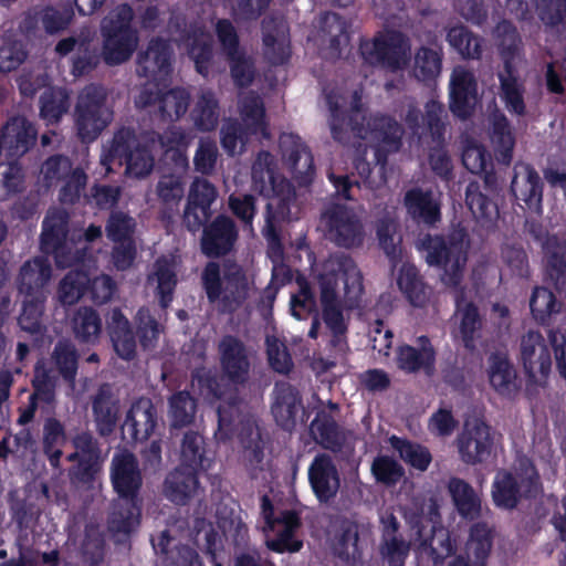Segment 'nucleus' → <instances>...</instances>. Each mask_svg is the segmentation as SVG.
Wrapping results in <instances>:
<instances>
[{
  "label": "nucleus",
  "mask_w": 566,
  "mask_h": 566,
  "mask_svg": "<svg viewBox=\"0 0 566 566\" xmlns=\"http://www.w3.org/2000/svg\"><path fill=\"white\" fill-rule=\"evenodd\" d=\"M195 126L201 132L213 130L219 123V102L211 91L202 92L191 112Z\"/></svg>",
  "instance_id": "obj_57"
},
{
  "label": "nucleus",
  "mask_w": 566,
  "mask_h": 566,
  "mask_svg": "<svg viewBox=\"0 0 566 566\" xmlns=\"http://www.w3.org/2000/svg\"><path fill=\"white\" fill-rule=\"evenodd\" d=\"M71 106L70 93L65 87L49 86L40 95V117L46 125H56L69 112Z\"/></svg>",
  "instance_id": "obj_44"
},
{
  "label": "nucleus",
  "mask_w": 566,
  "mask_h": 566,
  "mask_svg": "<svg viewBox=\"0 0 566 566\" xmlns=\"http://www.w3.org/2000/svg\"><path fill=\"white\" fill-rule=\"evenodd\" d=\"M106 329L116 354L125 360L134 359L137 348L136 335L119 307H114L108 312Z\"/></svg>",
  "instance_id": "obj_35"
},
{
  "label": "nucleus",
  "mask_w": 566,
  "mask_h": 566,
  "mask_svg": "<svg viewBox=\"0 0 566 566\" xmlns=\"http://www.w3.org/2000/svg\"><path fill=\"white\" fill-rule=\"evenodd\" d=\"M562 307L563 303L548 287H534L530 298V310L538 324L549 326L553 318L560 313Z\"/></svg>",
  "instance_id": "obj_51"
},
{
  "label": "nucleus",
  "mask_w": 566,
  "mask_h": 566,
  "mask_svg": "<svg viewBox=\"0 0 566 566\" xmlns=\"http://www.w3.org/2000/svg\"><path fill=\"white\" fill-rule=\"evenodd\" d=\"M92 413L99 437L107 438L114 433L119 419V399L108 384L101 385L93 396Z\"/></svg>",
  "instance_id": "obj_33"
},
{
  "label": "nucleus",
  "mask_w": 566,
  "mask_h": 566,
  "mask_svg": "<svg viewBox=\"0 0 566 566\" xmlns=\"http://www.w3.org/2000/svg\"><path fill=\"white\" fill-rule=\"evenodd\" d=\"M542 252L546 281L558 292L566 291V240L548 234L542 243Z\"/></svg>",
  "instance_id": "obj_34"
},
{
  "label": "nucleus",
  "mask_w": 566,
  "mask_h": 566,
  "mask_svg": "<svg viewBox=\"0 0 566 566\" xmlns=\"http://www.w3.org/2000/svg\"><path fill=\"white\" fill-rule=\"evenodd\" d=\"M52 369L67 384L74 385L78 370L80 354L75 345L66 338L59 339L51 353Z\"/></svg>",
  "instance_id": "obj_43"
},
{
  "label": "nucleus",
  "mask_w": 566,
  "mask_h": 566,
  "mask_svg": "<svg viewBox=\"0 0 566 566\" xmlns=\"http://www.w3.org/2000/svg\"><path fill=\"white\" fill-rule=\"evenodd\" d=\"M70 216L63 209H51L42 221L40 249L44 254L53 255L60 269L73 265L75 256L66 244Z\"/></svg>",
  "instance_id": "obj_14"
},
{
  "label": "nucleus",
  "mask_w": 566,
  "mask_h": 566,
  "mask_svg": "<svg viewBox=\"0 0 566 566\" xmlns=\"http://www.w3.org/2000/svg\"><path fill=\"white\" fill-rule=\"evenodd\" d=\"M311 488L321 503L333 500L340 485L339 474L331 455L317 454L308 468Z\"/></svg>",
  "instance_id": "obj_31"
},
{
  "label": "nucleus",
  "mask_w": 566,
  "mask_h": 566,
  "mask_svg": "<svg viewBox=\"0 0 566 566\" xmlns=\"http://www.w3.org/2000/svg\"><path fill=\"white\" fill-rule=\"evenodd\" d=\"M218 197L216 186L205 178H195L190 185L182 224L189 232H197L212 216L211 206Z\"/></svg>",
  "instance_id": "obj_18"
},
{
  "label": "nucleus",
  "mask_w": 566,
  "mask_h": 566,
  "mask_svg": "<svg viewBox=\"0 0 566 566\" xmlns=\"http://www.w3.org/2000/svg\"><path fill=\"white\" fill-rule=\"evenodd\" d=\"M364 61L390 72H398L409 65L411 45L407 35L397 30L378 33L371 41L360 44Z\"/></svg>",
  "instance_id": "obj_10"
},
{
  "label": "nucleus",
  "mask_w": 566,
  "mask_h": 566,
  "mask_svg": "<svg viewBox=\"0 0 566 566\" xmlns=\"http://www.w3.org/2000/svg\"><path fill=\"white\" fill-rule=\"evenodd\" d=\"M418 347L402 344L396 349L398 369L407 374L423 371L431 376L436 369L437 352L430 338L421 335L417 338Z\"/></svg>",
  "instance_id": "obj_30"
},
{
  "label": "nucleus",
  "mask_w": 566,
  "mask_h": 566,
  "mask_svg": "<svg viewBox=\"0 0 566 566\" xmlns=\"http://www.w3.org/2000/svg\"><path fill=\"white\" fill-rule=\"evenodd\" d=\"M111 482L117 500L109 515V528L116 533L129 534L139 524L142 515L143 475L133 453L115 454L111 463Z\"/></svg>",
  "instance_id": "obj_3"
},
{
  "label": "nucleus",
  "mask_w": 566,
  "mask_h": 566,
  "mask_svg": "<svg viewBox=\"0 0 566 566\" xmlns=\"http://www.w3.org/2000/svg\"><path fill=\"white\" fill-rule=\"evenodd\" d=\"M106 329L116 354L125 360L134 359L137 348L136 335L119 307H114L108 312Z\"/></svg>",
  "instance_id": "obj_36"
},
{
  "label": "nucleus",
  "mask_w": 566,
  "mask_h": 566,
  "mask_svg": "<svg viewBox=\"0 0 566 566\" xmlns=\"http://www.w3.org/2000/svg\"><path fill=\"white\" fill-rule=\"evenodd\" d=\"M0 136L4 144L6 156L12 165L35 146L38 129L24 116H12L1 127Z\"/></svg>",
  "instance_id": "obj_22"
},
{
  "label": "nucleus",
  "mask_w": 566,
  "mask_h": 566,
  "mask_svg": "<svg viewBox=\"0 0 566 566\" xmlns=\"http://www.w3.org/2000/svg\"><path fill=\"white\" fill-rule=\"evenodd\" d=\"M197 399L187 390L172 394L168 400V416L174 429H181L195 421Z\"/></svg>",
  "instance_id": "obj_54"
},
{
  "label": "nucleus",
  "mask_w": 566,
  "mask_h": 566,
  "mask_svg": "<svg viewBox=\"0 0 566 566\" xmlns=\"http://www.w3.org/2000/svg\"><path fill=\"white\" fill-rule=\"evenodd\" d=\"M493 436L491 427L481 419L467 421L457 438L460 459L465 464L483 463L492 453Z\"/></svg>",
  "instance_id": "obj_15"
},
{
  "label": "nucleus",
  "mask_w": 566,
  "mask_h": 566,
  "mask_svg": "<svg viewBox=\"0 0 566 566\" xmlns=\"http://www.w3.org/2000/svg\"><path fill=\"white\" fill-rule=\"evenodd\" d=\"M172 50L170 44L160 36L153 38L145 51L137 55L136 73L155 82L171 72Z\"/></svg>",
  "instance_id": "obj_28"
},
{
  "label": "nucleus",
  "mask_w": 566,
  "mask_h": 566,
  "mask_svg": "<svg viewBox=\"0 0 566 566\" xmlns=\"http://www.w3.org/2000/svg\"><path fill=\"white\" fill-rule=\"evenodd\" d=\"M116 161L120 166L125 165L126 174L135 178L148 176L155 165L150 148L140 144L130 127H122L115 132L107 154L102 157V164L107 171Z\"/></svg>",
  "instance_id": "obj_9"
},
{
  "label": "nucleus",
  "mask_w": 566,
  "mask_h": 566,
  "mask_svg": "<svg viewBox=\"0 0 566 566\" xmlns=\"http://www.w3.org/2000/svg\"><path fill=\"white\" fill-rule=\"evenodd\" d=\"M280 149L282 159L296 184L300 187L310 186L316 172L314 157L310 147L300 136L289 133L281 135Z\"/></svg>",
  "instance_id": "obj_17"
},
{
  "label": "nucleus",
  "mask_w": 566,
  "mask_h": 566,
  "mask_svg": "<svg viewBox=\"0 0 566 566\" xmlns=\"http://www.w3.org/2000/svg\"><path fill=\"white\" fill-rule=\"evenodd\" d=\"M199 473L193 470L177 467L165 479L164 494L176 505H186L199 490Z\"/></svg>",
  "instance_id": "obj_37"
},
{
  "label": "nucleus",
  "mask_w": 566,
  "mask_h": 566,
  "mask_svg": "<svg viewBox=\"0 0 566 566\" xmlns=\"http://www.w3.org/2000/svg\"><path fill=\"white\" fill-rule=\"evenodd\" d=\"M201 228L200 249L207 258L219 259L234 250L239 229L231 217L218 214L212 221L205 222Z\"/></svg>",
  "instance_id": "obj_16"
},
{
  "label": "nucleus",
  "mask_w": 566,
  "mask_h": 566,
  "mask_svg": "<svg viewBox=\"0 0 566 566\" xmlns=\"http://www.w3.org/2000/svg\"><path fill=\"white\" fill-rule=\"evenodd\" d=\"M551 344L539 332L530 331L521 339V359L530 379H546L552 369Z\"/></svg>",
  "instance_id": "obj_27"
},
{
  "label": "nucleus",
  "mask_w": 566,
  "mask_h": 566,
  "mask_svg": "<svg viewBox=\"0 0 566 566\" xmlns=\"http://www.w3.org/2000/svg\"><path fill=\"white\" fill-rule=\"evenodd\" d=\"M538 476H527L518 481L510 471L501 470L496 473L492 483V500L496 507L514 510L523 497L528 499L532 486L537 484Z\"/></svg>",
  "instance_id": "obj_25"
},
{
  "label": "nucleus",
  "mask_w": 566,
  "mask_h": 566,
  "mask_svg": "<svg viewBox=\"0 0 566 566\" xmlns=\"http://www.w3.org/2000/svg\"><path fill=\"white\" fill-rule=\"evenodd\" d=\"M411 526L415 530V542L418 548L424 552L430 549L433 560H442L455 553V541L448 531L439 530L433 535L424 534L426 525L421 516L413 518Z\"/></svg>",
  "instance_id": "obj_39"
},
{
  "label": "nucleus",
  "mask_w": 566,
  "mask_h": 566,
  "mask_svg": "<svg viewBox=\"0 0 566 566\" xmlns=\"http://www.w3.org/2000/svg\"><path fill=\"white\" fill-rule=\"evenodd\" d=\"M45 300L46 297H25L18 317L20 328L34 336L36 340L42 339L46 332V326L42 322Z\"/></svg>",
  "instance_id": "obj_56"
},
{
  "label": "nucleus",
  "mask_w": 566,
  "mask_h": 566,
  "mask_svg": "<svg viewBox=\"0 0 566 566\" xmlns=\"http://www.w3.org/2000/svg\"><path fill=\"white\" fill-rule=\"evenodd\" d=\"M59 377L52 368H49L43 361L34 365L33 378L31 380L32 394L29 396L28 405L20 409L18 424L25 426L30 423L35 416L39 405L53 407L56 401V387Z\"/></svg>",
  "instance_id": "obj_20"
},
{
  "label": "nucleus",
  "mask_w": 566,
  "mask_h": 566,
  "mask_svg": "<svg viewBox=\"0 0 566 566\" xmlns=\"http://www.w3.org/2000/svg\"><path fill=\"white\" fill-rule=\"evenodd\" d=\"M469 244L468 231L460 224L452 227L447 235L427 233L420 240L427 263L441 269L442 282L451 287H457L462 281Z\"/></svg>",
  "instance_id": "obj_4"
},
{
  "label": "nucleus",
  "mask_w": 566,
  "mask_h": 566,
  "mask_svg": "<svg viewBox=\"0 0 566 566\" xmlns=\"http://www.w3.org/2000/svg\"><path fill=\"white\" fill-rule=\"evenodd\" d=\"M190 102V92L185 87L166 90L157 82H148L142 86L135 104L140 109L153 108L163 122L175 123L188 112Z\"/></svg>",
  "instance_id": "obj_11"
},
{
  "label": "nucleus",
  "mask_w": 566,
  "mask_h": 566,
  "mask_svg": "<svg viewBox=\"0 0 566 566\" xmlns=\"http://www.w3.org/2000/svg\"><path fill=\"white\" fill-rule=\"evenodd\" d=\"M327 239L337 247L350 249L358 247L364 240V227L353 208L332 203L322 213Z\"/></svg>",
  "instance_id": "obj_13"
},
{
  "label": "nucleus",
  "mask_w": 566,
  "mask_h": 566,
  "mask_svg": "<svg viewBox=\"0 0 566 566\" xmlns=\"http://www.w3.org/2000/svg\"><path fill=\"white\" fill-rule=\"evenodd\" d=\"M335 555L343 562L360 559L363 549L359 545V524L356 521L344 518L338 526V534L334 544Z\"/></svg>",
  "instance_id": "obj_48"
},
{
  "label": "nucleus",
  "mask_w": 566,
  "mask_h": 566,
  "mask_svg": "<svg viewBox=\"0 0 566 566\" xmlns=\"http://www.w3.org/2000/svg\"><path fill=\"white\" fill-rule=\"evenodd\" d=\"M391 447L398 452L401 460L412 468L426 471L432 460L429 450L419 443L405 438L392 436L389 439Z\"/></svg>",
  "instance_id": "obj_61"
},
{
  "label": "nucleus",
  "mask_w": 566,
  "mask_h": 566,
  "mask_svg": "<svg viewBox=\"0 0 566 566\" xmlns=\"http://www.w3.org/2000/svg\"><path fill=\"white\" fill-rule=\"evenodd\" d=\"M493 530L485 522H476L470 528L467 555L473 556L475 566H486L493 546Z\"/></svg>",
  "instance_id": "obj_55"
},
{
  "label": "nucleus",
  "mask_w": 566,
  "mask_h": 566,
  "mask_svg": "<svg viewBox=\"0 0 566 566\" xmlns=\"http://www.w3.org/2000/svg\"><path fill=\"white\" fill-rule=\"evenodd\" d=\"M134 10L128 3L117 6L104 20L103 60L107 65H119L130 59L138 44V32L133 27Z\"/></svg>",
  "instance_id": "obj_7"
},
{
  "label": "nucleus",
  "mask_w": 566,
  "mask_h": 566,
  "mask_svg": "<svg viewBox=\"0 0 566 566\" xmlns=\"http://www.w3.org/2000/svg\"><path fill=\"white\" fill-rule=\"evenodd\" d=\"M52 277V266L48 258L34 256L27 260L20 268L15 285L25 297H46L45 287Z\"/></svg>",
  "instance_id": "obj_32"
},
{
  "label": "nucleus",
  "mask_w": 566,
  "mask_h": 566,
  "mask_svg": "<svg viewBox=\"0 0 566 566\" xmlns=\"http://www.w3.org/2000/svg\"><path fill=\"white\" fill-rule=\"evenodd\" d=\"M201 285L210 303L219 302L222 313L233 314L249 298L250 283L239 264L232 262L223 265L210 261L201 273Z\"/></svg>",
  "instance_id": "obj_5"
},
{
  "label": "nucleus",
  "mask_w": 566,
  "mask_h": 566,
  "mask_svg": "<svg viewBox=\"0 0 566 566\" xmlns=\"http://www.w3.org/2000/svg\"><path fill=\"white\" fill-rule=\"evenodd\" d=\"M221 376L229 384L244 386L250 378L251 364L244 343L233 335H224L218 345Z\"/></svg>",
  "instance_id": "obj_19"
},
{
  "label": "nucleus",
  "mask_w": 566,
  "mask_h": 566,
  "mask_svg": "<svg viewBox=\"0 0 566 566\" xmlns=\"http://www.w3.org/2000/svg\"><path fill=\"white\" fill-rule=\"evenodd\" d=\"M396 233L397 224L392 219L386 217L377 221L376 235L379 247L392 263L401 258V238H396Z\"/></svg>",
  "instance_id": "obj_64"
},
{
  "label": "nucleus",
  "mask_w": 566,
  "mask_h": 566,
  "mask_svg": "<svg viewBox=\"0 0 566 566\" xmlns=\"http://www.w3.org/2000/svg\"><path fill=\"white\" fill-rule=\"evenodd\" d=\"M74 337L82 344H95L102 333V319L96 310L81 306L72 317Z\"/></svg>",
  "instance_id": "obj_52"
},
{
  "label": "nucleus",
  "mask_w": 566,
  "mask_h": 566,
  "mask_svg": "<svg viewBox=\"0 0 566 566\" xmlns=\"http://www.w3.org/2000/svg\"><path fill=\"white\" fill-rule=\"evenodd\" d=\"M543 189L542 178L531 164L518 163L515 165L511 192L516 200L525 203L528 211L537 216L543 213Z\"/></svg>",
  "instance_id": "obj_26"
},
{
  "label": "nucleus",
  "mask_w": 566,
  "mask_h": 566,
  "mask_svg": "<svg viewBox=\"0 0 566 566\" xmlns=\"http://www.w3.org/2000/svg\"><path fill=\"white\" fill-rule=\"evenodd\" d=\"M189 161L181 149H167L160 160L156 193L165 210L178 209L186 190Z\"/></svg>",
  "instance_id": "obj_12"
},
{
  "label": "nucleus",
  "mask_w": 566,
  "mask_h": 566,
  "mask_svg": "<svg viewBox=\"0 0 566 566\" xmlns=\"http://www.w3.org/2000/svg\"><path fill=\"white\" fill-rule=\"evenodd\" d=\"M397 284L412 306L423 307L427 304L429 300L428 286L415 265L403 264L400 268Z\"/></svg>",
  "instance_id": "obj_49"
},
{
  "label": "nucleus",
  "mask_w": 566,
  "mask_h": 566,
  "mask_svg": "<svg viewBox=\"0 0 566 566\" xmlns=\"http://www.w3.org/2000/svg\"><path fill=\"white\" fill-rule=\"evenodd\" d=\"M67 442V433L64 423L56 417H48L43 421L41 449L52 469L61 468L63 448Z\"/></svg>",
  "instance_id": "obj_40"
},
{
  "label": "nucleus",
  "mask_w": 566,
  "mask_h": 566,
  "mask_svg": "<svg viewBox=\"0 0 566 566\" xmlns=\"http://www.w3.org/2000/svg\"><path fill=\"white\" fill-rule=\"evenodd\" d=\"M159 416L153 400L139 397L132 402L122 426L123 434H128L133 442H145L158 427Z\"/></svg>",
  "instance_id": "obj_24"
},
{
  "label": "nucleus",
  "mask_w": 566,
  "mask_h": 566,
  "mask_svg": "<svg viewBox=\"0 0 566 566\" xmlns=\"http://www.w3.org/2000/svg\"><path fill=\"white\" fill-rule=\"evenodd\" d=\"M448 490L461 517L473 521L480 516L481 499L470 483L460 478H451Z\"/></svg>",
  "instance_id": "obj_45"
},
{
  "label": "nucleus",
  "mask_w": 566,
  "mask_h": 566,
  "mask_svg": "<svg viewBox=\"0 0 566 566\" xmlns=\"http://www.w3.org/2000/svg\"><path fill=\"white\" fill-rule=\"evenodd\" d=\"M252 188L270 199L265 207V223L262 234L271 248H282L279 223L291 213L296 199L293 184L276 169L273 155L268 150L259 151L251 170Z\"/></svg>",
  "instance_id": "obj_2"
},
{
  "label": "nucleus",
  "mask_w": 566,
  "mask_h": 566,
  "mask_svg": "<svg viewBox=\"0 0 566 566\" xmlns=\"http://www.w3.org/2000/svg\"><path fill=\"white\" fill-rule=\"evenodd\" d=\"M486 374L490 386L499 396L514 399L518 395L521 381L507 353L492 352L488 357Z\"/></svg>",
  "instance_id": "obj_29"
},
{
  "label": "nucleus",
  "mask_w": 566,
  "mask_h": 566,
  "mask_svg": "<svg viewBox=\"0 0 566 566\" xmlns=\"http://www.w3.org/2000/svg\"><path fill=\"white\" fill-rule=\"evenodd\" d=\"M106 88L96 83L85 85L77 96L74 125L82 142L95 140L113 120Z\"/></svg>",
  "instance_id": "obj_8"
},
{
  "label": "nucleus",
  "mask_w": 566,
  "mask_h": 566,
  "mask_svg": "<svg viewBox=\"0 0 566 566\" xmlns=\"http://www.w3.org/2000/svg\"><path fill=\"white\" fill-rule=\"evenodd\" d=\"M449 108L457 118L469 119L478 102V83L474 74L463 67L453 70L450 78Z\"/></svg>",
  "instance_id": "obj_23"
},
{
  "label": "nucleus",
  "mask_w": 566,
  "mask_h": 566,
  "mask_svg": "<svg viewBox=\"0 0 566 566\" xmlns=\"http://www.w3.org/2000/svg\"><path fill=\"white\" fill-rule=\"evenodd\" d=\"M497 33L499 49L503 59V70L497 74L501 98L511 113L523 116L526 112L524 85L514 65V59L522 42L521 35L510 21L499 23Z\"/></svg>",
  "instance_id": "obj_6"
},
{
  "label": "nucleus",
  "mask_w": 566,
  "mask_h": 566,
  "mask_svg": "<svg viewBox=\"0 0 566 566\" xmlns=\"http://www.w3.org/2000/svg\"><path fill=\"white\" fill-rule=\"evenodd\" d=\"M310 432L319 446L333 452L340 451L344 438L334 417L324 409L316 412L310 424Z\"/></svg>",
  "instance_id": "obj_46"
},
{
  "label": "nucleus",
  "mask_w": 566,
  "mask_h": 566,
  "mask_svg": "<svg viewBox=\"0 0 566 566\" xmlns=\"http://www.w3.org/2000/svg\"><path fill=\"white\" fill-rule=\"evenodd\" d=\"M354 97L355 104L349 109H343L338 103V97L333 93L327 94L326 102L331 113L332 137L338 143H344L348 133L359 138H366L369 133L370 137L381 146L376 150L377 163L385 165L387 160L386 153L398 151L401 147L403 129L395 118L387 115L374 116L366 128L364 125L365 117L361 115L358 104L359 96L355 93Z\"/></svg>",
  "instance_id": "obj_1"
},
{
  "label": "nucleus",
  "mask_w": 566,
  "mask_h": 566,
  "mask_svg": "<svg viewBox=\"0 0 566 566\" xmlns=\"http://www.w3.org/2000/svg\"><path fill=\"white\" fill-rule=\"evenodd\" d=\"M282 24L275 19H263L262 21V41L263 54L265 60L274 66L284 65L291 56L290 45L284 39H280L283 33Z\"/></svg>",
  "instance_id": "obj_42"
},
{
  "label": "nucleus",
  "mask_w": 566,
  "mask_h": 566,
  "mask_svg": "<svg viewBox=\"0 0 566 566\" xmlns=\"http://www.w3.org/2000/svg\"><path fill=\"white\" fill-rule=\"evenodd\" d=\"M211 460L206 455L205 438L196 431H187L184 434L180 448V463L178 467L206 472Z\"/></svg>",
  "instance_id": "obj_47"
},
{
  "label": "nucleus",
  "mask_w": 566,
  "mask_h": 566,
  "mask_svg": "<svg viewBox=\"0 0 566 566\" xmlns=\"http://www.w3.org/2000/svg\"><path fill=\"white\" fill-rule=\"evenodd\" d=\"M342 280L344 282L345 300L349 308L358 306L363 292V276L357 265L349 256H344L339 262Z\"/></svg>",
  "instance_id": "obj_63"
},
{
  "label": "nucleus",
  "mask_w": 566,
  "mask_h": 566,
  "mask_svg": "<svg viewBox=\"0 0 566 566\" xmlns=\"http://www.w3.org/2000/svg\"><path fill=\"white\" fill-rule=\"evenodd\" d=\"M488 187L486 179L483 186L478 181H470L465 189V203L478 221H491L499 214L497 205L482 190V188L488 190Z\"/></svg>",
  "instance_id": "obj_53"
},
{
  "label": "nucleus",
  "mask_w": 566,
  "mask_h": 566,
  "mask_svg": "<svg viewBox=\"0 0 566 566\" xmlns=\"http://www.w3.org/2000/svg\"><path fill=\"white\" fill-rule=\"evenodd\" d=\"M490 138L499 161L509 165L513 158L515 135L504 113L495 111L490 116Z\"/></svg>",
  "instance_id": "obj_41"
},
{
  "label": "nucleus",
  "mask_w": 566,
  "mask_h": 566,
  "mask_svg": "<svg viewBox=\"0 0 566 566\" xmlns=\"http://www.w3.org/2000/svg\"><path fill=\"white\" fill-rule=\"evenodd\" d=\"M447 41L463 59L481 57V39L464 25L450 28L447 32Z\"/></svg>",
  "instance_id": "obj_60"
},
{
  "label": "nucleus",
  "mask_w": 566,
  "mask_h": 566,
  "mask_svg": "<svg viewBox=\"0 0 566 566\" xmlns=\"http://www.w3.org/2000/svg\"><path fill=\"white\" fill-rule=\"evenodd\" d=\"M442 69V51L420 46L415 54L413 74L418 81H433Z\"/></svg>",
  "instance_id": "obj_62"
},
{
  "label": "nucleus",
  "mask_w": 566,
  "mask_h": 566,
  "mask_svg": "<svg viewBox=\"0 0 566 566\" xmlns=\"http://www.w3.org/2000/svg\"><path fill=\"white\" fill-rule=\"evenodd\" d=\"M403 203L408 214L416 221L432 226L440 221V202L431 189L413 187L406 191Z\"/></svg>",
  "instance_id": "obj_38"
},
{
  "label": "nucleus",
  "mask_w": 566,
  "mask_h": 566,
  "mask_svg": "<svg viewBox=\"0 0 566 566\" xmlns=\"http://www.w3.org/2000/svg\"><path fill=\"white\" fill-rule=\"evenodd\" d=\"M154 268V274L149 276V280L153 279V276L156 279V294L160 306L166 308L170 305L174 298V293L178 283L177 274L172 264L164 258L158 259L155 262Z\"/></svg>",
  "instance_id": "obj_59"
},
{
  "label": "nucleus",
  "mask_w": 566,
  "mask_h": 566,
  "mask_svg": "<svg viewBox=\"0 0 566 566\" xmlns=\"http://www.w3.org/2000/svg\"><path fill=\"white\" fill-rule=\"evenodd\" d=\"M241 125L253 136L269 138L270 133L265 119V107L260 96L250 94L241 102Z\"/></svg>",
  "instance_id": "obj_50"
},
{
  "label": "nucleus",
  "mask_w": 566,
  "mask_h": 566,
  "mask_svg": "<svg viewBox=\"0 0 566 566\" xmlns=\"http://www.w3.org/2000/svg\"><path fill=\"white\" fill-rule=\"evenodd\" d=\"M302 411V422L304 417L308 419L303 407L301 392L290 382H276L272 392L271 413L277 427L284 431L292 432L296 427L298 413Z\"/></svg>",
  "instance_id": "obj_21"
},
{
  "label": "nucleus",
  "mask_w": 566,
  "mask_h": 566,
  "mask_svg": "<svg viewBox=\"0 0 566 566\" xmlns=\"http://www.w3.org/2000/svg\"><path fill=\"white\" fill-rule=\"evenodd\" d=\"M90 276L83 270H71L61 280L57 298L62 305H73L87 294Z\"/></svg>",
  "instance_id": "obj_58"
}]
</instances>
